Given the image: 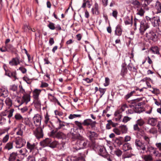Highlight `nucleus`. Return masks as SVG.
<instances>
[{
    "label": "nucleus",
    "mask_w": 161,
    "mask_h": 161,
    "mask_svg": "<svg viewBox=\"0 0 161 161\" xmlns=\"http://www.w3.org/2000/svg\"><path fill=\"white\" fill-rule=\"evenodd\" d=\"M9 135L7 133L5 135L3 136L2 140V142L3 143H5L8 142L9 138Z\"/></svg>",
    "instance_id": "e433bc0d"
},
{
    "label": "nucleus",
    "mask_w": 161,
    "mask_h": 161,
    "mask_svg": "<svg viewBox=\"0 0 161 161\" xmlns=\"http://www.w3.org/2000/svg\"><path fill=\"white\" fill-rule=\"evenodd\" d=\"M131 111L136 113H140L143 111L142 108L139 105L131 102Z\"/></svg>",
    "instance_id": "ddd939ff"
},
{
    "label": "nucleus",
    "mask_w": 161,
    "mask_h": 161,
    "mask_svg": "<svg viewBox=\"0 0 161 161\" xmlns=\"http://www.w3.org/2000/svg\"><path fill=\"white\" fill-rule=\"evenodd\" d=\"M6 121V119L4 117L0 116V124H3Z\"/></svg>",
    "instance_id": "e2e57ef3"
},
{
    "label": "nucleus",
    "mask_w": 161,
    "mask_h": 161,
    "mask_svg": "<svg viewBox=\"0 0 161 161\" xmlns=\"http://www.w3.org/2000/svg\"><path fill=\"white\" fill-rule=\"evenodd\" d=\"M135 144L138 149L142 150L143 151H141V153H144V151L146 150L145 144L144 143H142L138 139L136 140Z\"/></svg>",
    "instance_id": "9b49d317"
},
{
    "label": "nucleus",
    "mask_w": 161,
    "mask_h": 161,
    "mask_svg": "<svg viewBox=\"0 0 161 161\" xmlns=\"http://www.w3.org/2000/svg\"><path fill=\"white\" fill-rule=\"evenodd\" d=\"M19 69L23 74L25 73L26 72V69L23 67H20L19 68Z\"/></svg>",
    "instance_id": "338daca9"
},
{
    "label": "nucleus",
    "mask_w": 161,
    "mask_h": 161,
    "mask_svg": "<svg viewBox=\"0 0 161 161\" xmlns=\"http://www.w3.org/2000/svg\"><path fill=\"white\" fill-rule=\"evenodd\" d=\"M137 124L139 126H142L144 124V122L142 119H138L137 121Z\"/></svg>",
    "instance_id": "3c124183"
},
{
    "label": "nucleus",
    "mask_w": 161,
    "mask_h": 161,
    "mask_svg": "<svg viewBox=\"0 0 161 161\" xmlns=\"http://www.w3.org/2000/svg\"><path fill=\"white\" fill-rule=\"evenodd\" d=\"M22 101L24 102V103H25L26 104H27V103L30 101V96L27 94H24L22 97Z\"/></svg>",
    "instance_id": "412c9836"
},
{
    "label": "nucleus",
    "mask_w": 161,
    "mask_h": 161,
    "mask_svg": "<svg viewBox=\"0 0 161 161\" xmlns=\"http://www.w3.org/2000/svg\"><path fill=\"white\" fill-rule=\"evenodd\" d=\"M144 159L145 161H151L152 160V158L150 155H145Z\"/></svg>",
    "instance_id": "c03bdc74"
},
{
    "label": "nucleus",
    "mask_w": 161,
    "mask_h": 161,
    "mask_svg": "<svg viewBox=\"0 0 161 161\" xmlns=\"http://www.w3.org/2000/svg\"><path fill=\"white\" fill-rule=\"evenodd\" d=\"M131 148V145L130 143H126L123 145V149L125 151L130 150Z\"/></svg>",
    "instance_id": "c85d7f7f"
},
{
    "label": "nucleus",
    "mask_w": 161,
    "mask_h": 161,
    "mask_svg": "<svg viewBox=\"0 0 161 161\" xmlns=\"http://www.w3.org/2000/svg\"><path fill=\"white\" fill-rule=\"evenodd\" d=\"M96 122L95 121H92L91 119H87L83 121L82 124L84 125H90L92 128L95 127Z\"/></svg>",
    "instance_id": "4468645a"
},
{
    "label": "nucleus",
    "mask_w": 161,
    "mask_h": 161,
    "mask_svg": "<svg viewBox=\"0 0 161 161\" xmlns=\"http://www.w3.org/2000/svg\"><path fill=\"white\" fill-rule=\"evenodd\" d=\"M86 5H87L88 7L89 8L90 7V2L89 1H87L86 3H83L82 7L84 8L86 6Z\"/></svg>",
    "instance_id": "052dcab7"
},
{
    "label": "nucleus",
    "mask_w": 161,
    "mask_h": 161,
    "mask_svg": "<svg viewBox=\"0 0 161 161\" xmlns=\"http://www.w3.org/2000/svg\"><path fill=\"white\" fill-rule=\"evenodd\" d=\"M15 118L17 120H19L21 119H22L24 120V119L22 116L19 113H17L14 116Z\"/></svg>",
    "instance_id": "a18cd8bd"
},
{
    "label": "nucleus",
    "mask_w": 161,
    "mask_h": 161,
    "mask_svg": "<svg viewBox=\"0 0 161 161\" xmlns=\"http://www.w3.org/2000/svg\"><path fill=\"white\" fill-rule=\"evenodd\" d=\"M122 31V30L120 26L119 25H117L116 27L115 31V35L118 36H120L121 35Z\"/></svg>",
    "instance_id": "bb28decb"
},
{
    "label": "nucleus",
    "mask_w": 161,
    "mask_h": 161,
    "mask_svg": "<svg viewBox=\"0 0 161 161\" xmlns=\"http://www.w3.org/2000/svg\"><path fill=\"white\" fill-rule=\"evenodd\" d=\"M113 132L117 135H119L121 134V131L118 128H115L113 129Z\"/></svg>",
    "instance_id": "49530a36"
},
{
    "label": "nucleus",
    "mask_w": 161,
    "mask_h": 161,
    "mask_svg": "<svg viewBox=\"0 0 161 161\" xmlns=\"http://www.w3.org/2000/svg\"><path fill=\"white\" fill-rule=\"evenodd\" d=\"M157 120L156 119L149 118L148 120V123L151 125L154 126L156 125Z\"/></svg>",
    "instance_id": "393cba45"
},
{
    "label": "nucleus",
    "mask_w": 161,
    "mask_h": 161,
    "mask_svg": "<svg viewBox=\"0 0 161 161\" xmlns=\"http://www.w3.org/2000/svg\"><path fill=\"white\" fill-rule=\"evenodd\" d=\"M49 117V116L48 115L47 113L45 115L44 122L45 124L51 122L49 121L50 119Z\"/></svg>",
    "instance_id": "ea45409f"
},
{
    "label": "nucleus",
    "mask_w": 161,
    "mask_h": 161,
    "mask_svg": "<svg viewBox=\"0 0 161 161\" xmlns=\"http://www.w3.org/2000/svg\"><path fill=\"white\" fill-rule=\"evenodd\" d=\"M81 116L80 114H70L69 116V118L70 119H72L74 118H80Z\"/></svg>",
    "instance_id": "58836bf2"
},
{
    "label": "nucleus",
    "mask_w": 161,
    "mask_h": 161,
    "mask_svg": "<svg viewBox=\"0 0 161 161\" xmlns=\"http://www.w3.org/2000/svg\"><path fill=\"white\" fill-rule=\"evenodd\" d=\"M107 153L106 150L105 148L102 147L100 149L99 154L100 155L104 157L105 155V154Z\"/></svg>",
    "instance_id": "72a5a7b5"
},
{
    "label": "nucleus",
    "mask_w": 161,
    "mask_h": 161,
    "mask_svg": "<svg viewBox=\"0 0 161 161\" xmlns=\"http://www.w3.org/2000/svg\"><path fill=\"white\" fill-rule=\"evenodd\" d=\"M155 8L157 10H161V3L159 2H157Z\"/></svg>",
    "instance_id": "8fccbe9b"
},
{
    "label": "nucleus",
    "mask_w": 161,
    "mask_h": 161,
    "mask_svg": "<svg viewBox=\"0 0 161 161\" xmlns=\"http://www.w3.org/2000/svg\"><path fill=\"white\" fill-rule=\"evenodd\" d=\"M149 27V25L145 20H142L140 22V30L141 32L143 33Z\"/></svg>",
    "instance_id": "f8f14e48"
},
{
    "label": "nucleus",
    "mask_w": 161,
    "mask_h": 161,
    "mask_svg": "<svg viewBox=\"0 0 161 161\" xmlns=\"http://www.w3.org/2000/svg\"><path fill=\"white\" fill-rule=\"evenodd\" d=\"M119 129L121 130V133H126L127 130V128L125 125H122L119 126Z\"/></svg>",
    "instance_id": "7c9ffc66"
},
{
    "label": "nucleus",
    "mask_w": 161,
    "mask_h": 161,
    "mask_svg": "<svg viewBox=\"0 0 161 161\" xmlns=\"http://www.w3.org/2000/svg\"><path fill=\"white\" fill-rule=\"evenodd\" d=\"M17 156L16 153L13 152L10 155L9 158V161H14L16 159Z\"/></svg>",
    "instance_id": "a878e982"
},
{
    "label": "nucleus",
    "mask_w": 161,
    "mask_h": 161,
    "mask_svg": "<svg viewBox=\"0 0 161 161\" xmlns=\"http://www.w3.org/2000/svg\"><path fill=\"white\" fill-rule=\"evenodd\" d=\"M131 97V92L128 94H127L125 97V99L126 100V101L129 103V106L130 107H131V103L130 101L131 100L130 99V97Z\"/></svg>",
    "instance_id": "473e14b6"
},
{
    "label": "nucleus",
    "mask_w": 161,
    "mask_h": 161,
    "mask_svg": "<svg viewBox=\"0 0 161 161\" xmlns=\"http://www.w3.org/2000/svg\"><path fill=\"white\" fill-rule=\"evenodd\" d=\"M24 123L26 125L28 126L31 128H34V126L33 123L30 121L28 118H25L24 119Z\"/></svg>",
    "instance_id": "b1692460"
},
{
    "label": "nucleus",
    "mask_w": 161,
    "mask_h": 161,
    "mask_svg": "<svg viewBox=\"0 0 161 161\" xmlns=\"http://www.w3.org/2000/svg\"><path fill=\"white\" fill-rule=\"evenodd\" d=\"M88 145L89 142L87 140L81 136H80L76 142L77 147H76V150L86 148Z\"/></svg>",
    "instance_id": "f03ea898"
},
{
    "label": "nucleus",
    "mask_w": 161,
    "mask_h": 161,
    "mask_svg": "<svg viewBox=\"0 0 161 161\" xmlns=\"http://www.w3.org/2000/svg\"><path fill=\"white\" fill-rule=\"evenodd\" d=\"M34 133L36 137L38 139L43 137V136L42 130L41 128L37 127L34 131Z\"/></svg>",
    "instance_id": "2eb2a0df"
},
{
    "label": "nucleus",
    "mask_w": 161,
    "mask_h": 161,
    "mask_svg": "<svg viewBox=\"0 0 161 161\" xmlns=\"http://www.w3.org/2000/svg\"><path fill=\"white\" fill-rule=\"evenodd\" d=\"M99 90L100 93L101 97H102V96L104 94L106 91V89H103L99 88Z\"/></svg>",
    "instance_id": "5fc2aeb1"
},
{
    "label": "nucleus",
    "mask_w": 161,
    "mask_h": 161,
    "mask_svg": "<svg viewBox=\"0 0 161 161\" xmlns=\"http://www.w3.org/2000/svg\"><path fill=\"white\" fill-rule=\"evenodd\" d=\"M56 124L57 126L56 127V130L61 129L62 130H67L70 128V124L69 123H66L60 120L59 119H58L56 121Z\"/></svg>",
    "instance_id": "7ed1b4c3"
},
{
    "label": "nucleus",
    "mask_w": 161,
    "mask_h": 161,
    "mask_svg": "<svg viewBox=\"0 0 161 161\" xmlns=\"http://www.w3.org/2000/svg\"><path fill=\"white\" fill-rule=\"evenodd\" d=\"M126 108H127L126 104H124L121 106L119 109L117 110L115 112L114 115L116 117V121H118L120 120L122 117V112L125 110Z\"/></svg>",
    "instance_id": "20e7f679"
},
{
    "label": "nucleus",
    "mask_w": 161,
    "mask_h": 161,
    "mask_svg": "<svg viewBox=\"0 0 161 161\" xmlns=\"http://www.w3.org/2000/svg\"><path fill=\"white\" fill-rule=\"evenodd\" d=\"M86 135L91 140L97 136V134L96 132L90 131H88L86 133Z\"/></svg>",
    "instance_id": "6ab92c4d"
},
{
    "label": "nucleus",
    "mask_w": 161,
    "mask_h": 161,
    "mask_svg": "<svg viewBox=\"0 0 161 161\" xmlns=\"http://www.w3.org/2000/svg\"><path fill=\"white\" fill-rule=\"evenodd\" d=\"M33 120L35 126H40L42 120L41 116L38 114H35L33 118Z\"/></svg>",
    "instance_id": "1a4fd4ad"
},
{
    "label": "nucleus",
    "mask_w": 161,
    "mask_h": 161,
    "mask_svg": "<svg viewBox=\"0 0 161 161\" xmlns=\"http://www.w3.org/2000/svg\"><path fill=\"white\" fill-rule=\"evenodd\" d=\"M15 142L16 147L17 148H20L25 144L26 142L24 139L19 137L16 138Z\"/></svg>",
    "instance_id": "6e6552de"
},
{
    "label": "nucleus",
    "mask_w": 161,
    "mask_h": 161,
    "mask_svg": "<svg viewBox=\"0 0 161 161\" xmlns=\"http://www.w3.org/2000/svg\"><path fill=\"white\" fill-rule=\"evenodd\" d=\"M51 142V140L49 138H47L43 141L40 142V144L41 146L45 147L47 146L50 145Z\"/></svg>",
    "instance_id": "aec40b11"
},
{
    "label": "nucleus",
    "mask_w": 161,
    "mask_h": 161,
    "mask_svg": "<svg viewBox=\"0 0 161 161\" xmlns=\"http://www.w3.org/2000/svg\"><path fill=\"white\" fill-rule=\"evenodd\" d=\"M14 111V109H13L10 110L9 112V114L8 115V117L9 118L13 116V113Z\"/></svg>",
    "instance_id": "0e129e2a"
},
{
    "label": "nucleus",
    "mask_w": 161,
    "mask_h": 161,
    "mask_svg": "<svg viewBox=\"0 0 161 161\" xmlns=\"http://www.w3.org/2000/svg\"><path fill=\"white\" fill-rule=\"evenodd\" d=\"M156 146L158 149L159 151H161V143H157L156 144Z\"/></svg>",
    "instance_id": "774afa93"
},
{
    "label": "nucleus",
    "mask_w": 161,
    "mask_h": 161,
    "mask_svg": "<svg viewBox=\"0 0 161 161\" xmlns=\"http://www.w3.org/2000/svg\"><path fill=\"white\" fill-rule=\"evenodd\" d=\"M124 22L125 25L130 24L131 21L130 18L128 16H126L124 18Z\"/></svg>",
    "instance_id": "37998d69"
},
{
    "label": "nucleus",
    "mask_w": 161,
    "mask_h": 161,
    "mask_svg": "<svg viewBox=\"0 0 161 161\" xmlns=\"http://www.w3.org/2000/svg\"><path fill=\"white\" fill-rule=\"evenodd\" d=\"M5 103L8 107H10L12 105V103L11 100L9 98H7L5 101Z\"/></svg>",
    "instance_id": "c9c22d12"
},
{
    "label": "nucleus",
    "mask_w": 161,
    "mask_h": 161,
    "mask_svg": "<svg viewBox=\"0 0 161 161\" xmlns=\"http://www.w3.org/2000/svg\"><path fill=\"white\" fill-rule=\"evenodd\" d=\"M153 154L156 157H161V153H159L157 149L154 151L153 152Z\"/></svg>",
    "instance_id": "603ef678"
},
{
    "label": "nucleus",
    "mask_w": 161,
    "mask_h": 161,
    "mask_svg": "<svg viewBox=\"0 0 161 161\" xmlns=\"http://www.w3.org/2000/svg\"><path fill=\"white\" fill-rule=\"evenodd\" d=\"M75 123L76 125L78 127V128L80 130H83V128L82 126V123H81L80 122H79L78 121H75Z\"/></svg>",
    "instance_id": "a19ab883"
},
{
    "label": "nucleus",
    "mask_w": 161,
    "mask_h": 161,
    "mask_svg": "<svg viewBox=\"0 0 161 161\" xmlns=\"http://www.w3.org/2000/svg\"><path fill=\"white\" fill-rule=\"evenodd\" d=\"M41 92V90L37 89H36L34 90L33 92V96L35 100H37V99H38L39 95Z\"/></svg>",
    "instance_id": "5701e85b"
},
{
    "label": "nucleus",
    "mask_w": 161,
    "mask_h": 161,
    "mask_svg": "<svg viewBox=\"0 0 161 161\" xmlns=\"http://www.w3.org/2000/svg\"><path fill=\"white\" fill-rule=\"evenodd\" d=\"M143 88L147 89V87H143L142 88L139 89V88H138L137 87H136V89H135V90H136L135 91H131V95L132 94L135 93L136 92V91H140V92H141L143 90Z\"/></svg>",
    "instance_id": "864d4df0"
},
{
    "label": "nucleus",
    "mask_w": 161,
    "mask_h": 161,
    "mask_svg": "<svg viewBox=\"0 0 161 161\" xmlns=\"http://www.w3.org/2000/svg\"><path fill=\"white\" fill-rule=\"evenodd\" d=\"M19 91L20 93H22L23 95L26 94L25 93V90L23 88L22 86L21 85H19Z\"/></svg>",
    "instance_id": "bf43d9fd"
},
{
    "label": "nucleus",
    "mask_w": 161,
    "mask_h": 161,
    "mask_svg": "<svg viewBox=\"0 0 161 161\" xmlns=\"http://www.w3.org/2000/svg\"><path fill=\"white\" fill-rule=\"evenodd\" d=\"M150 36L152 40H154V39H156L157 37V36L156 34L153 31L150 32Z\"/></svg>",
    "instance_id": "79ce46f5"
},
{
    "label": "nucleus",
    "mask_w": 161,
    "mask_h": 161,
    "mask_svg": "<svg viewBox=\"0 0 161 161\" xmlns=\"http://www.w3.org/2000/svg\"><path fill=\"white\" fill-rule=\"evenodd\" d=\"M58 144V143L57 141H54L53 142H51L49 146L51 148H54L56 147Z\"/></svg>",
    "instance_id": "4c0bfd02"
},
{
    "label": "nucleus",
    "mask_w": 161,
    "mask_h": 161,
    "mask_svg": "<svg viewBox=\"0 0 161 161\" xmlns=\"http://www.w3.org/2000/svg\"><path fill=\"white\" fill-rule=\"evenodd\" d=\"M127 71V69L125 67H123L121 69V74L122 75H124L126 73Z\"/></svg>",
    "instance_id": "13d9d810"
},
{
    "label": "nucleus",
    "mask_w": 161,
    "mask_h": 161,
    "mask_svg": "<svg viewBox=\"0 0 161 161\" xmlns=\"http://www.w3.org/2000/svg\"><path fill=\"white\" fill-rule=\"evenodd\" d=\"M23 79V80L25 81H26L27 84H30L31 83V81L27 77H24Z\"/></svg>",
    "instance_id": "680f3d73"
},
{
    "label": "nucleus",
    "mask_w": 161,
    "mask_h": 161,
    "mask_svg": "<svg viewBox=\"0 0 161 161\" xmlns=\"http://www.w3.org/2000/svg\"><path fill=\"white\" fill-rule=\"evenodd\" d=\"M48 135L50 137L54 138H57L58 139H63L65 137L64 134L62 132H58L55 133L54 130H53L50 133H48Z\"/></svg>",
    "instance_id": "39448f33"
},
{
    "label": "nucleus",
    "mask_w": 161,
    "mask_h": 161,
    "mask_svg": "<svg viewBox=\"0 0 161 161\" xmlns=\"http://www.w3.org/2000/svg\"><path fill=\"white\" fill-rule=\"evenodd\" d=\"M36 155H30L27 158L26 161H36L35 156Z\"/></svg>",
    "instance_id": "f704fd0d"
},
{
    "label": "nucleus",
    "mask_w": 161,
    "mask_h": 161,
    "mask_svg": "<svg viewBox=\"0 0 161 161\" xmlns=\"http://www.w3.org/2000/svg\"><path fill=\"white\" fill-rule=\"evenodd\" d=\"M149 132L150 133H152L153 134H156L157 133V131L154 128H152L149 130Z\"/></svg>",
    "instance_id": "4d7b16f0"
},
{
    "label": "nucleus",
    "mask_w": 161,
    "mask_h": 161,
    "mask_svg": "<svg viewBox=\"0 0 161 161\" xmlns=\"http://www.w3.org/2000/svg\"><path fill=\"white\" fill-rule=\"evenodd\" d=\"M152 0H144L143 1H141V0L139 1H133L132 4L133 6H131V10L136 9V10H147L149 9L147 7V4L151 1Z\"/></svg>",
    "instance_id": "f257e3e1"
},
{
    "label": "nucleus",
    "mask_w": 161,
    "mask_h": 161,
    "mask_svg": "<svg viewBox=\"0 0 161 161\" xmlns=\"http://www.w3.org/2000/svg\"><path fill=\"white\" fill-rule=\"evenodd\" d=\"M4 70L5 71V75L10 78H14L15 79L16 78V73L15 71H11L9 70H6L5 69Z\"/></svg>",
    "instance_id": "a211bd4d"
},
{
    "label": "nucleus",
    "mask_w": 161,
    "mask_h": 161,
    "mask_svg": "<svg viewBox=\"0 0 161 161\" xmlns=\"http://www.w3.org/2000/svg\"><path fill=\"white\" fill-rule=\"evenodd\" d=\"M83 80L86 82L87 83H91L93 81V80L92 78L90 79L87 78L83 79Z\"/></svg>",
    "instance_id": "69168bd1"
},
{
    "label": "nucleus",
    "mask_w": 161,
    "mask_h": 161,
    "mask_svg": "<svg viewBox=\"0 0 161 161\" xmlns=\"http://www.w3.org/2000/svg\"><path fill=\"white\" fill-rule=\"evenodd\" d=\"M122 151L119 149H117L114 151V153L118 157L120 156L122 154Z\"/></svg>",
    "instance_id": "de8ad7c7"
},
{
    "label": "nucleus",
    "mask_w": 161,
    "mask_h": 161,
    "mask_svg": "<svg viewBox=\"0 0 161 161\" xmlns=\"http://www.w3.org/2000/svg\"><path fill=\"white\" fill-rule=\"evenodd\" d=\"M8 91L7 88L4 86L0 87V97H5L8 96Z\"/></svg>",
    "instance_id": "dca6fc26"
},
{
    "label": "nucleus",
    "mask_w": 161,
    "mask_h": 161,
    "mask_svg": "<svg viewBox=\"0 0 161 161\" xmlns=\"http://www.w3.org/2000/svg\"><path fill=\"white\" fill-rule=\"evenodd\" d=\"M13 148V142H9L7 143L5 145L4 148L8 150L12 149Z\"/></svg>",
    "instance_id": "cd10ccee"
},
{
    "label": "nucleus",
    "mask_w": 161,
    "mask_h": 161,
    "mask_svg": "<svg viewBox=\"0 0 161 161\" xmlns=\"http://www.w3.org/2000/svg\"><path fill=\"white\" fill-rule=\"evenodd\" d=\"M146 18L147 21L151 22L152 25L153 27H157L158 26L159 23L160 22L159 18L155 17L151 18L147 16H146Z\"/></svg>",
    "instance_id": "0eeeda50"
},
{
    "label": "nucleus",
    "mask_w": 161,
    "mask_h": 161,
    "mask_svg": "<svg viewBox=\"0 0 161 161\" xmlns=\"http://www.w3.org/2000/svg\"><path fill=\"white\" fill-rule=\"evenodd\" d=\"M25 126L22 124H19L17 127L18 131L16 132V134L20 136H22L23 130H25Z\"/></svg>",
    "instance_id": "f3484780"
},
{
    "label": "nucleus",
    "mask_w": 161,
    "mask_h": 161,
    "mask_svg": "<svg viewBox=\"0 0 161 161\" xmlns=\"http://www.w3.org/2000/svg\"><path fill=\"white\" fill-rule=\"evenodd\" d=\"M47 26L50 29L52 30H54L55 29L54 24L52 22H50L49 24Z\"/></svg>",
    "instance_id": "09e8293b"
},
{
    "label": "nucleus",
    "mask_w": 161,
    "mask_h": 161,
    "mask_svg": "<svg viewBox=\"0 0 161 161\" xmlns=\"http://www.w3.org/2000/svg\"><path fill=\"white\" fill-rule=\"evenodd\" d=\"M45 126L48 129L51 130V131L53 130H54L53 129L54 128V127L51 122L45 124Z\"/></svg>",
    "instance_id": "2f4dec72"
},
{
    "label": "nucleus",
    "mask_w": 161,
    "mask_h": 161,
    "mask_svg": "<svg viewBox=\"0 0 161 161\" xmlns=\"http://www.w3.org/2000/svg\"><path fill=\"white\" fill-rule=\"evenodd\" d=\"M18 88V86L16 85H14L11 86L10 89L11 90L14 91H17Z\"/></svg>",
    "instance_id": "6e6d98bb"
},
{
    "label": "nucleus",
    "mask_w": 161,
    "mask_h": 161,
    "mask_svg": "<svg viewBox=\"0 0 161 161\" xmlns=\"http://www.w3.org/2000/svg\"><path fill=\"white\" fill-rule=\"evenodd\" d=\"M150 51L154 54H159L158 47L156 46L152 47L151 48Z\"/></svg>",
    "instance_id": "c756f323"
},
{
    "label": "nucleus",
    "mask_w": 161,
    "mask_h": 161,
    "mask_svg": "<svg viewBox=\"0 0 161 161\" xmlns=\"http://www.w3.org/2000/svg\"><path fill=\"white\" fill-rule=\"evenodd\" d=\"M22 62V61L20 59V57L17 56L16 57L13 58L12 59L9 61V64L12 66H17L20 64V63Z\"/></svg>",
    "instance_id": "9d476101"
},
{
    "label": "nucleus",
    "mask_w": 161,
    "mask_h": 161,
    "mask_svg": "<svg viewBox=\"0 0 161 161\" xmlns=\"http://www.w3.org/2000/svg\"><path fill=\"white\" fill-rule=\"evenodd\" d=\"M5 47L8 49V52H10L12 53H14L16 51V49L11 44H8V45H5Z\"/></svg>",
    "instance_id": "4be33fe9"
},
{
    "label": "nucleus",
    "mask_w": 161,
    "mask_h": 161,
    "mask_svg": "<svg viewBox=\"0 0 161 161\" xmlns=\"http://www.w3.org/2000/svg\"><path fill=\"white\" fill-rule=\"evenodd\" d=\"M26 148L30 150V152L32 153L33 155H36L38 153V150L36 148L35 145L34 143H31L29 142H27Z\"/></svg>",
    "instance_id": "423d86ee"
}]
</instances>
